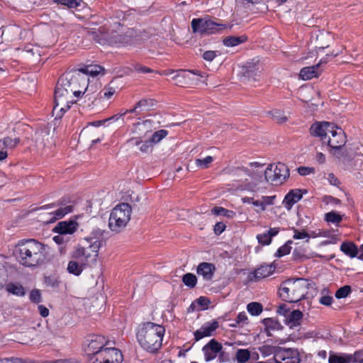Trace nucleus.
Instances as JSON below:
<instances>
[{"mask_svg":"<svg viewBox=\"0 0 363 363\" xmlns=\"http://www.w3.org/2000/svg\"><path fill=\"white\" fill-rule=\"evenodd\" d=\"M101 234L94 233L84 238L86 242L84 245H77L71 253L72 259L69 261L67 267L68 273L74 276H79L84 269L91 264L96 262L99 251L102 245Z\"/></svg>","mask_w":363,"mask_h":363,"instance_id":"obj_1","label":"nucleus"},{"mask_svg":"<svg viewBox=\"0 0 363 363\" xmlns=\"http://www.w3.org/2000/svg\"><path fill=\"white\" fill-rule=\"evenodd\" d=\"M13 255L22 266L35 268L43 264L48 258L46 247L35 239L21 240L13 248Z\"/></svg>","mask_w":363,"mask_h":363,"instance_id":"obj_2","label":"nucleus"},{"mask_svg":"<svg viewBox=\"0 0 363 363\" xmlns=\"http://www.w3.org/2000/svg\"><path fill=\"white\" fill-rule=\"evenodd\" d=\"M165 329L163 325L152 322H146L139 325L137 340L146 351L154 352L162 345Z\"/></svg>","mask_w":363,"mask_h":363,"instance_id":"obj_3","label":"nucleus"},{"mask_svg":"<svg viewBox=\"0 0 363 363\" xmlns=\"http://www.w3.org/2000/svg\"><path fill=\"white\" fill-rule=\"evenodd\" d=\"M311 285L310 281L305 279H287L281 283L279 294L284 301L296 303L306 296Z\"/></svg>","mask_w":363,"mask_h":363,"instance_id":"obj_4","label":"nucleus"},{"mask_svg":"<svg viewBox=\"0 0 363 363\" xmlns=\"http://www.w3.org/2000/svg\"><path fill=\"white\" fill-rule=\"evenodd\" d=\"M87 38L96 43L105 45L119 46L128 43V38L119 30L110 29L106 26L91 28L87 32Z\"/></svg>","mask_w":363,"mask_h":363,"instance_id":"obj_5","label":"nucleus"},{"mask_svg":"<svg viewBox=\"0 0 363 363\" xmlns=\"http://www.w3.org/2000/svg\"><path fill=\"white\" fill-rule=\"evenodd\" d=\"M132 207L127 203L116 206L110 212L108 227L114 233L123 231L131 219Z\"/></svg>","mask_w":363,"mask_h":363,"instance_id":"obj_6","label":"nucleus"},{"mask_svg":"<svg viewBox=\"0 0 363 363\" xmlns=\"http://www.w3.org/2000/svg\"><path fill=\"white\" fill-rule=\"evenodd\" d=\"M65 81H67L69 86L74 96L79 97L82 94L84 99L88 100L95 99L94 96H91L88 90L89 77L81 71L73 70L62 75Z\"/></svg>","mask_w":363,"mask_h":363,"instance_id":"obj_7","label":"nucleus"},{"mask_svg":"<svg viewBox=\"0 0 363 363\" xmlns=\"http://www.w3.org/2000/svg\"><path fill=\"white\" fill-rule=\"evenodd\" d=\"M67 81H65L62 76L60 78L56 85L55 91V104L54 108L60 107V111H67L71 104L75 101L73 99V94L69 88Z\"/></svg>","mask_w":363,"mask_h":363,"instance_id":"obj_8","label":"nucleus"},{"mask_svg":"<svg viewBox=\"0 0 363 363\" xmlns=\"http://www.w3.org/2000/svg\"><path fill=\"white\" fill-rule=\"evenodd\" d=\"M288 167L281 162L270 164L264 170V179L274 185L282 184L289 177Z\"/></svg>","mask_w":363,"mask_h":363,"instance_id":"obj_9","label":"nucleus"},{"mask_svg":"<svg viewBox=\"0 0 363 363\" xmlns=\"http://www.w3.org/2000/svg\"><path fill=\"white\" fill-rule=\"evenodd\" d=\"M191 24L193 32L200 34H213L225 28L224 24L216 22L209 17L194 18Z\"/></svg>","mask_w":363,"mask_h":363,"instance_id":"obj_10","label":"nucleus"},{"mask_svg":"<svg viewBox=\"0 0 363 363\" xmlns=\"http://www.w3.org/2000/svg\"><path fill=\"white\" fill-rule=\"evenodd\" d=\"M310 131L312 136H328L330 134H331L332 136L346 135L340 127H338L334 123L328 121L314 123L311 126Z\"/></svg>","mask_w":363,"mask_h":363,"instance_id":"obj_11","label":"nucleus"},{"mask_svg":"<svg viewBox=\"0 0 363 363\" xmlns=\"http://www.w3.org/2000/svg\"><path fill=\"white\" fill-rule=\"evenodd\" d=\"M113 345V342L108 340L104 336L94 335L88 340L86 352L87 354L103 352L108 345Z\"/></svg>","mask_w":363,"mask_h":363,"instance_id":"obj_12","label":"nucleus"},{"mask_svg":"<svg viewBox=\"0 0 363 363\" xmlns=\"http://www.w3.org/2000/svg\"><path fill=\"white\" fill-rule=\"evenodd\" d=\"M300 354L297 350L282 348L276 354V363H299Z\"/></svg>","mask_w":363,"mask_h":363,"instance_id":"obj_13","label":"nucleus"},{"mask_svg":"<svg viewBox=\"0 0 363 363\" xmlns=\"http://www.w3.org/2000/svg\"><path fill=\"white\" fill-rule=\"evenodd\" d=\"M162 138H158L157 140L154 138H132L128 140L130 146L135 145L141 152H147L152 149L155 144L159 143Z\"/></svg>","mask_w":363,"mask_h":363,"instance_id":"obj_14","label":"nucleus"},{"mask_svg":"<svg viewBox=\"0 0 363 363\" xmlns=\"http://www.w3.org/2000/svg\"><path fill=\"white\" fill-rule=\"evenodd\" d=\"M323 144H326L328 151L337 157H340L342 147L345 145V138H321Z\"/></svg>","mask_w":363,"mask_h":363,"instance_id":"obj_15","label":"nucleus"},{"mask_svg":"<svg viewBox=\"0 0 363 363\" xmlns=\"http://www.w3.org/2000/svg\"><path fill=\"white\" fill-rule=\"evenodd\" d=\"M361 351L354 354L330 352L328 358L329 363H356L359 359Z\"/></svg>","mask_w":363,"mask_h":363,"instance_id":"obj_16","label":"nucleus"},{"mask_svg":"<svg viewBox=\"0 0 363 363\" xmlns=\"http://www.w3.org/2000/svg\"><path fill=\"white\" fill-rule=\"evenodd\" d=\"M306 193L307 191L306 190L300 189H292L285 196L282 201V205L286 210L289 211L295 203H298L302 199L303 194Z\"/></svg>","mask_w":363,"mask_h":363,"instance_id":"obj_17","label":"nucleus"},{"mask_svg":"<svg viewBox=\"0 0 363 363\" xmlns=\"http://www.w3.org/2000/svg\"><path fill=\"white\" fill-rule=\"evenodd\" d=\"M222 348V345L218 341L214 339L210 340L202 349L205 360L209 362L214 359L217 357V354L221 351Z\"/></svg>","mask_w":363,"mask_h":363,"instance_id":"obj_18","label":"nucleus"},{"mask_svg":"<svg viewBox=\"0 0 363 363\" xmlns=\"http://www.w3.org/2000/svg\"><path fill=\"white\" fill-rule=\"evenodd\" d=\"M126 113H120L118 114H116L108 118L101 120V121H96L91 123H89L86 127H84L80 133V135H89V134H95L96 133L94 131V130L96 128H98L104 124H105L108 121H118L121 117L125 116Z\"/></svg>","mask_w":363,"mask_h":363,"instance_id":"obj_19","label":"nucleus"},{"mask_svg":"<svg viewBox=\"0 0 363 363\" xmlns=\"http://www.w3.org/2000/svg\"><path fill=\"white\" fill-rule=\"evenodd\" d=\"M218 327V323L217 321L206 323L199 330L194 332L195 340L199 341L203 337L213 335Z\"/></svg>","mask_w":363,"mask_h":363,"instance_id":"obj_20","label":"nucleus"},{"mask_svg":"<svg viewBox=\"0 0 363 363\" xmlns=\"http://www.w3.org/2000/svg\"><path fill=\"white\" fill-rule=\"evenodd\" d=\"M19 143L17 138H0V161L5 160L8 156V151L13 149Z\"/></svg>","mask_w":363,"mask_h":363,"instance_id":"obj_21","label":"nucleus"},{"mask_svg":"<svg viewBox=\"0 0 363 363\" xmlns=\"http://www.w3.org/2000/svg\"><path fill=\"white\" fill-rule=\"evenodd\" d=\"M264 165L259 162L250 163L247 167V172L255 182L264 181Z\"/></svg>","mask_w":363,"mask_h":363,"instance_id":"obj_22","label":"nucleus"},{"mask_svg":"<svg viewBox=\"0 0 363 363\" xmlns=\"http://www.w3.org/2000/svg\"><path fill=\"white\" fill-rule=\"evenodd\" d=\"M111 345H108L103 351L105 363H121L123 361L121 352Z\"/></svg>","mask_w":363,"mask_h":363,"instance_id":"obj_23","label":"nucleus"},{"mask_svg":"<svg viewBox=\"0 0 363 363\" xmlns=\"http://www.w3.org/2000/svg\"><path fill=\"white\" fill-rule=\"evenodd\" d=\"M154 105V100L151 99H141L133 108L125 110L124 113H135L136 115H140L143 112L151 110Z\"/></svg>","mask_w":363,"mask_h":363,"instance_id":"obj_24","label":"nucleus"},{"mask_svg":"<svg viewBox=\"0 0 363 363\" xmlns=\"http://www.w3.org/2000/svg\"><path fill=\"white\" fill-rule=\"evenodd\" d=\"M216 272V267L212 263L201 262L196 269V273L205 281H211Z\"/></svg>","mask_w":363,"mask_h":363,"instance_id":"obj_25","label":"nucleus"},{"mask_svg":"<svg viewBox=\"0 0 363 363\" xmlns=\"http://www.w3.org/2000/svg\"><path fill=\"white\" fill-rule=\"evenodd\" d=\"M77 223L73 220L59 222L53 228V231L60 235H72L77 228Z\"/></svg>","mask_w":363,"mask_h":363,"instance_id":"obj_26","label":"nucleus"},{"mask_svg":"<svg viewBox=\"0 0 363 363\" xmlns=\"http://www.w3.org/2000/svg\"><path fill=\"white\" fill-rule=\"evenodd\" d=\"M155 128L154 122L152 120H145L135 123L133 132L135 134L146 135L151 133Z\"/></svg>","mask_w":363,"mask_h":363,"instance_id":"obj_27","label":"nucleus"},{"mask_svg":"<svg viewBox=\"0 0 363 363\" xmlns=\"http://www.w3.org/2000/svg\"><path fill=\"white\" fill-rule=\"evenodd\" d=\"M326 60H320V62L315 65L306 67L301 69L299 76L303 80H309L313 77H318L319 74V66L320 64L326 63Z\"/></svg>","mask_w":363,"mask_h":363,"instance_id":"obj_28","label":"nucleus"},{"mask_svg":"<svg viewBox=\"0 0 363 363\" xmlns=\"http://www.w3.org/2000/svg\"><path fill=\"white\" fill-rule=\"evenodd\" d=\"M72 211V206L69 205L60 206L57 209L48 213L49 218L43 220L45 223H52L60 219Z\"/></svg>","mask_w":363,"mask_h":363,"instance_id":"obj_29","label":"nucleus"},{"mask_svg":"<svg viewBox=\"0 0 363 363\" xmlns=\"http://www.w3.org/2000/svg\"><path fill=\"white\" fill-rule=\"evenodd\" d=\"M276 196H262L260 199H256L254 203V206L257 208L255 210L257 213L264 211L269 206L274 204Z\"/></svg>","mask_w":363,"mask_h":363,"instance_id":"obj_30","label":"nucleus"},{"mask_svg":"<svg viewBox=\"0 0 363 363\" xmlns=\"http://www.w3.org/2000/svg\"><path fill=\"white\" fill-rule=\"evenodd\" d=\"M303 317V313L299 310H294L289 313L285 318L286 324L290 328H294L300 325Z\"/></svg>","mask_w":363,"mask_h":363,"instance_id":"obj_31","label":"nucleus"},{"mask_svg":"<svg viewBox=\"0 0 363 363\" xmlns=\"http://www.w3.org/2000/svg\"><path fill=\"white\" fill-rule=\"evenodd\" d=\"M177 74L174 75L173 79H177V78H182L184 80L193 81V76H197L200 77H204L206 73L201 72L199 70H178L176 72Z\"/></svg>","mask_w":363,"mask_h":363,"instance_id":"obj_32","label":"nucleus"},{"mask_svg":"<svg viewBox=\"0 0 363 363\" xmlns=\"http://www.w3.org/2000/svg\"><path fill=\"white\" fill-rule=\"evenodd\" d=\"M340 250L350 258L358 257L357 246L352 242H344L340 245Z\"/></svg>","mask_w":363,"mask_h":363,"instance_id":"obj_33","label":"nucleus"},{"mask_svg":"<svg viewBox=\"0 0 363 363\" xmlns=\"http://www.w3.org/2000/svg\"><path fill=\"white\" fill-rule=\"evenodd\" d=\"M274 271V267L272 264L262 265L255 271V277L257 279H263L270 276Z\"/></svg>","mask_w":363,"mask_h":363,"instance_id":"obj_34","label":"nucleus"},{"mask_svg":"<svg viewBox=\"0 0 363 363\" xmlns=\"http://www.w3.org/2000/svg\"><path fill=\"white\" fill-rule=\"evenodd\" d=\"M281 347L272 345H263L259 347V351L263 357H267L271 354H274V359L276 362V354L279 351Z\"/></svg>","mask_w":363,"mask_h":363,"instance_id":"obj_35","label":"nucleus"},{"mask_svg":"<svg viewBox=\"0 0 363 363\" xmlns=\"http://www.w3.org/2000/svg\"><path fill=\"white\" fill-rule=\"evenodd\" d=\"M247 40L245 35L241 36H229L223 40V44L227 47L237 46Z\"/></svg>","mask_w":363,"mask_h":363,"instance_id":"obj_36","label":"nucleus"},{"mask_svg":"<svg viewBox=\"0 0 363 363\" xmlns=\"http://www.w3.org/2000/svg\"><path fill=\"white\" fill-rule=\"evenodd\" d=\"M79 70L83 72L84 74H86V76L89 77V75L92 77L98 75L99 74L104 72V69L99 65H93L86 66L85 68Z\"/></svg>","mask_w":363,"mask_h":363,"instance_id":"obj_37","label":"nucleus"},{"mask_svg":"<svg viewBox=\"0 0 363 363\" xmlns=\"http://www.w3.org/2000/svg\"><path fill=\"white\" fill-rule=\"evenodd\" d=\"M6 291L16 296H23L25 294L24 288L18 284L10 283L6 286Z\"/></svg>","mask_w":363,"mask_h":363,"instance_id":"obj_38","label":"nucleus"},{"mask_svg":"<svg viewBox=\"0 0 363 363\" xmlns=\"http://www.w3.org/2000/svg\"><path fill=\"white\" fill-rule=\"evenodd\" d=\"M250 359V352L247 349H238L235 353L238 363H246Z\"/></svg>","mask_w":363,"mask_h":363,"instance_id":"obj_39","label":"nucleus"},{"mask_svg":"<svg viewBox=\"0 0 363 363\" xmlns=\"http://www.w3.org/2000/svg\"><path fill=\"white\" fill-rule=\"evenodd\" d=\"M211 212L216 216H222L228 218H233L235 216V213L234 211L225 209L220 206L214 207L211 210Z\"/></svg>","mask_w":363,"mask_h":363,"instance_id":"obj_40","label":"nucleus"},{"mask_svg":"<svg viewBox=\"0 0 363 363\" xmlns=\"http://www.w3.org/2000/svg\"><path fill=\"white\" fill-rule=\"evenodd\" d=\"M247 310L252 315H259L263 310L262 306L257 302H252L247 304Z\"/></svg>","mask_w":363,"mask_h":363,"instance_id":"obj_41","label":"nucleus"},{"mask_svg":"<svg viewBox=\"0 0 363 363\" xmlns=\"http://www.w3.org/2000/svg\"><path fill=\"white\" fill-rule=\"evenodd\" d=\"M325 220L328 223L337 225L342 220V216L335 211H330L325 214Z\"/></svg>","mask_w":363,"mask_h":363,"instance_id":"obj_42","label":"nucleus"},{"mask_svg":"<svg viewBox=\"0 0 363 363\" xmlns=\"http://www.w3.org/2000/svg\"><path fill=\"white\" fill-rule=\"evenodd\" d=\"M263 322L269 330H279L282 328L281 325L273 318H266Z\"/></svg>","mask_w":363,"mask_h":363,"instance_id":"obj_43","label":"nucleus"},{"mask_svg":"<svg viewBox=\"0 0 363 363\" xmlns=\"http://www.w3.org/2000/svg\"><path fill=\"white\" fill-rule=\"evenodd\" d=\"M182 281L186 286L190 288H194L196 284L197 278L194 274L191 273H187L184 275Z\"/></svg>","mask_w":363,"mask_h":363,"instance_id":"obj_44","label":"nucleus"},{"mask_svg":"<svg viewBox=\"0 0 363 363\" xmlns=\"http://www.w3.org/2000/svg\"><path fill=\"white\" fill-rule=\"evenodd\" d=\"M213 157L211 156H207L203 159H196L195 164L196 167L201 169H206L213 162Z\"/></svg>","mask_w":363,"mask_h":363,"instance_id":"obj_45","label":"nucleus"},{"mask_svg":"<svg viewBox=\"0 0 363 363\" xmlns=\"http://www.w3.org/2000/svg\"><path fill=\"white\" fill-rule=\"evenodd\" d=\"M89 363H105L103 352L89 354Z\"/></svg>","mask_w":363,"mask_h":363,"instance_id":"obj_46","label":"nucleus"},{"mask_svg":"<svg viewBox=\"0 0 363 363\" xmlns=\"http://www.w3.org/2000/svg\"><path fill=\"white\" fill-rule=\"evenodd\" d=\"M291 244H292V241L289 240L288 242H286L285 245H284L283 246L279 247L277 252V256L280 257H282V256L289 254L291 249Z\"/></svg>","mask_w":363,"mask_h":363,"instance_id":"obj_47","label":"nucleus"},{"mask_svg":"<svg viewBox=\"0 0 363 363\" xmlns=\"http://www.w3.org/2000/svg\"><path fill=\"white\" fill-rule=\"evenodd\" d=\"M351 292V287L348 285L340 288L335 293L337 298H342L347 297Z\"/></svg>","mask_w":363,"mask_h":363,"instance_id":"obj_48","label":"nucleus"},{"mask_svg":"<svg viewBox=\"0 0 363 363\" xmlns=\"http://www.w3.org/2000/svg\"><path fill=\"white\" fill-rule=\"evenodd\" d=\"M257 239L259 243H260L263 245H269L272 242V238H270V235H269V233H267L258 234L257 235Z\"/></svg>","mask_w":363,"mask_h":363,"instance_id":"obj_49","label":"nucleus"},{"mask_svg":"<svg viewBox=\"0 0 363 363\" xmlns=\"http://www.w3.org/2000/svg\"><path fill=\"white\" fill-rule=\"evenodd\" d=\"M294 235L293 238L295 240H303L306 239L307 242L308 241L310 236L305 231H299L297 229H294Z\"/></svg>","mask_w":363,"mask_h":363,"instance_id":"obj_50","label":"nucleus"},{"mask_svg":"<svg viewBox=\"0 0 363 363\" xmlns=\"http://www.w3.org/2000/svg\"><path fill=\"white\" fill-rule=\"evenodd\" d=\"M55 2L64 6H67L69 9L77 8L79 3L77 0H55Z\"/></svg>","mask_w":363,"mask_h":363,"instance_id":"obj_51","label":"nucleus"},{"mask_svg":"<svg viewBox=\"0 0 363 363\" xmlns=\"http://www.w3.org/2000/svg\"><path fill=\"white\" fill-rule=\"evenodd\" d=\"M30 300L33 303H38L41 301V293L38 289H33L30 294Z\"/></svg>","mask_w":363,"mask_h":363,"instance_id":"obj_52","label":"nucleus"},{"mask_svg":"<svg viewBox=\"0 0 363 363\" xmlns=\"http://www.w3.org/2000/svg\"><path fill=\"white\" fill-rule=\"evenodd\" d=\"M298 172L301 176H306L311 174H314L315 169L312 167H300L298 168Z\"/></svg>","mask_w":363,"mask_h":363,"instance_id":"obj_53","label":"nucleus"},{"mask_svg":"<svg viewBox=\"0 0 363 363\" xmlns=\"http://www.w3.org/2000/svg\"><path fill=\"white\" fill-rule=\"evenodd\" d=\"M272 117L278 123H283L287 121V117L278 111H276L272 113Z\"/></svg>","mask_w":363,"mask_h":363,"instance_id":"obj_54","label":"nucleus"},{"mask_svg":"<svg viewBox=\"0 0 363 363\" xmlns=\"http://www.w3.org/2000/svg\"><path fill=\"white\" fill-rule=\"evenodd\" d=\"M133 69L135 72H142V73H150V72H153V70L151 69L150 68L143 66L142 65H140V64L135 65L133 66Z\"/></svg>","mask_w":363,"mask_h":363,"instance_id":"obj_55","label":"nucleus"},{"mask_svg":"<svg viewBox=\"0 0 363 363\" xmlns=\"http://www.w3.org/2000/svg\"><path fill=\"white\" fill-rule=\"evenodd\" d=\"M247 322V316L245 312H240L236 318L237 324H246Z\"/></svg>","mask_w":363,"mask_h":363,"instance_id":"obj_56","label":"nucleus"},{"mask_svg":"<svg viewBox=\"0 0 363 363\" xmlns=\"http://www.w3.org/2000/svg\"><path fill=\"white\" fill-rule=\"evenodd\" d=\"M216 57V53L215 51L213 50H208L206 51L203 54V58L208 62H211L213 60V59Z\"/></svg>","mask_w":363,"mask_h":363,"instance_id":"obj_57","label":"nucleus"},{"mask_svg":"<svg viewBox=\"0 0 363 363\" xmlns=\"http://www.w3.org/2000/svg\"><path fill=\"white\" fill-rule=\"evenodd\" d=\"M323 201L327 204L339 205L340 203V201L339 199L331 196H325L323 198Z\"/></svg>","mask_w":363,"mask_h":363,"instance_id":"obj_58","label":"nucleus"},{"mask_svg":"<svg viewBox=\"0 0 363 363\" xmlns=\"http://www.w3.org/2000/svg\"><path fill=\"white\" fill-rule=\"evenodd\" d=\"M277 313L279 315L284 316L286 318V316L289 315L290 311H289V308H287L286 305L282 304L279 306L277 309Z\"/></svg>","mask_w":363,"mask_h":363,"instance_id":"obj_59","label":"nucleus"},{"mask_svg":"<svg viewBox=\"0 0 363 363\" xmlns=\"http://www.w3.org/2000/svg\"><path fill=\"white\" fill-rule=\"evenodd\" d=\"M225 225L223 222H218L214 226V232L217 235L222 233L225 229Z\"/></svg>","mask_w":363,"mask_h":363,"instance_id":"obj_60","label":"nucleus"},{"mask_svg":"<svg viewBox=\"0 0 363 363\" xmlns=\"http://www.w3.org/2000/svg\"><path fill=\"white\" fill-rule=\"evenodd\" d=\"M320 303L325 306H330L333 302V297L330 296H323L319 300Z\"/></svg>","mask_w":363,"mask_h":363,"instance_id":"obj_61","label":"nucleus"},{"mask_svg":"<svg viewBox=\"0 0 363 363\" xmlns=\"http://www.w3.org/2000/svg\"><path fill=\"white\" fill-rule=\"evenodd\" d=\"M327 179L331 185L338 186L340 184L338 179L333 173H330L328 175Z\"/></svg>","mask_w":363,"mask_h":363,"instance_id":"obj_62","label":"nucleus"},{"mask_svg":"<svg viewBox=\"0 0 363 363\" xmlns=\"http://www.w3.org/2000/svg\"><path fill=\"white\" fill-rule=\"evenodd\" d=\"M116 92V90L114 88H108V89L105 90L103 94V98L105 99H110Z\"/></svg>","mask_w":363,"mask_h":363,"instance_id":"obj_63","label":"nucleus"},{"mask_svg":"<svg viewBox=\"0 0 363 363\" xmlns=\"http://www.w3.org/2000/svg\"><path fill=\"white\" fill-rule=\"evenodd\" d=\"M38 311L40 314L44 318L47 317L49 315V310L43 305L38 306Z\"/></svg>","mask_w":363,"mask_h":363,"instance_id":"obj_64","label":"nucleus"}]
</instances>
